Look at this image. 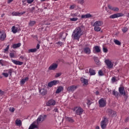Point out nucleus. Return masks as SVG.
<instances>
[{
  "mask_svg": "<svg viewBox=\"0 0 129 129\" xmlns=\"http://www.w3.org/2000/svg\"><path fill=\"white\" fill-rule=\"evenodd\" d=\"M58 83H59V81L53 80L48 83V87H52V86H54V85H56V84H58Z\"/></svg>",
  "mask_w": 129,
  "mask_h": 129,
  "instance_id": "ddd939ff",
  "label": "nucleus"
},
{
  "mask_svg": "<svg viewBox=\"0 0 129 129\" xmlns=\"http://www.w3.org/2000/svg\"><path fill=\"white\" fill-rule=\"evenodd\" d=\"M70 20L72 22H76V21L78 20V18H70Z\"/></svg>",
  "mask_w": 129,
  "mask_h": 129,
  "instance_id": "37998d69",
  "label": "nucleus"
},
{
  "mask_svg": "<svg viewBox=\"0 0 129 129\" xmlns=\"http://www.w3.org/2000/svg\"><path fill=\"white\" fill-rule=\"evenodd\" d=\"M76 89H77V86L72 85L68 88V91L69 92H74Z\"/></svg>",
  "mask_w": 129,
  "mask_h": 129,
  "instance_id": "9d476101",
  "label": "nucleus"
},
{
  "mask_svg": "<svg viewBox=\"0 0 129 129\" xmlns=\"http://www.w3.org/2000/svg\"><path fill=\"white\" fill-rule=\"evenodd\" d=\"M114 43H115L116 45H118V46H120V45H121V43H120L119 41L116 39L114 40Z\"/></svg>",
  "mask_w": 129,
  "mask_h": 129,
  "instance_id": "72a5a7b5",
  "label": "nucleus"
},
{
  "mask_svg": "<svg viewBox=\"0 0 129 129\" xmlns=\"http://www.w3.org/2000/svg\"><path fill=\"white\" fill-rule=\"evenodd\" d=\"M81 81L82 83H84L85 85H87V84H88V80L84 78H81Z\"/></svg>",
  "mask_w": 129,
  "mask_h": 129,
  "instance_id": "aec40b11",
  "label": "nucleus"
},
{
  "mask_svg": "<svg viewBox=\"0 0 129 129\" xmlns=\"http://www.w3.org/2000/svg\"><path fill=\"white\" fill-rule=\"evenodd\" d=\"M9 48H10V45H8L7 47L5 49H4V53L8 52V51H9Z\"/></svg>",
  "mask_w": 129,
  "mask_h": 129,
  "instance_id": "49530a36",
  "label": "nucleus"
},
{
  "mask_svg": "<svg viewBox=\"0 0 129 129\" xmlns=\"http://www.w3.org/2000/svg\"><path fill=\"white\" fill-rule=\"evenodd\" d=\"M108 122V119H107L106 117H104V119L101 122V128L105 129L106 127V125H107Z\"/></svg>",
  "mask_w": 129,
  "mask_h": 129,
  "instance_id": "39448f33",
  "label": "nucleus"
},
{
  "mask_svg": "<svg viewBox=\"0 0 129 129\" xmlns=\"http://www.w3.org/2000/svg\"><path fill=\"white\" fill-rule=\"evenodd\" d=\"M75 8V5H72L70 6V10H74Z\"/></svg>",
  "mask_w": 129,
  "mask_h": 129,
  "instance_id": "5fc2aeb1",
  "label": "nucleus"
},
{
  "mask_svg": "<svg viewBox=\"0 0 129 129\" xmlns=\"http://www.w3.org/2000/svg\"><path fill=\"white\" fill-rule=\"evenodd\" d=\"M120 17H123V14L122 13H116L110 16L109 18V19H115Z\"/></svg>",
  "mask_w": 129,
  "mask_h": 129,
  "instance_id": "0eeeda50",
  "label": "nucleus"
},
{
  "mask_svg": "<svg viewBox=\"0 0 129 129\" xmlns=\"http://www.w3.org/2000/svg\"><path fill=\"white\" fill-rule=\"evenodd\" d=\"M63 35H64V33H61L60 34V35H59L60 39H61V38H62Z\"/></svg>",
  "mask_w": 129,
  "mask_h": 129,
  "instance_id": "13d9d810",
  "label": "nucleus"
},
{
  "mask_svg": "<svg viewBox=\"0 0 129 129\" xmlns=\"http://www.w3.org/2000/svg\"><path fill=\"white\" fill-rule=\"evenodd\" d=\"M21 43L14 44L13 45L12 48H13V49H17V48H20V47H21Z\"/></svg>",
  "mask_w": 129,
  "mask_h": 129,
  "instance_id": "b1692460",
  "label": "nucleus"
},
{
  "mask_svg": "<svg viewBox=\"0 0 129 129\" xmlns=\"http://www.w3.org/2000/svg\"><path fill=\"white\" fill-rule=\"evenodd\" d=\"M33 2H34V0H27V3H28V4H32Z\"/></svg>",
  "mask_w": 129,
  "mask_h": 129,
  "instance_id": "864d4df0",
  "label": "nucleus"
},
{
  "mask_svg": "<svg viewBox=\"0 0 129 129\" xmlns=\"http://www.w3.org/2000/svg\"><path fill=\"white\" fill-rule=\"evenodd\" d=\"M46 104L47 106H51V105H55V104H56V101L53 99H50L48 101Z\"/></svg>",
  "mask_w": 129,
  "mask_h": 129,
  "instance_id": "4468645a",
  "label": "nucleus"
},
{
  "mask_svg": "<svg viewBox=\"0 0 129 129\" xmlns=\"http://www.w3.org/2000/svg\"><path fill=\"white\" fill-rule=\"evenodd\" d=\"M108 8L109 10H111V11H113L114 12H118L119 11V9L117 7H112L110 5H108Z\"/></svg>",
  "mask_w": 129,
  "mask_h": 129,
  "instance_id": "a211bd4d",
  "label": "nucleus"
},
{
  "mask_svg": "<svg viewBox=\"0 0 129 129\" xmlns=\"http://www.w3.org/2000/svg\"><path fill=\"white\" fill-rule=\"evenodd\" d=\"M98 74L100 76H103V72L101 70L99 71Z\"/></svg>",
  "mask_w": 129,
  "mask_h": 129,
  "instance_id": "de8ad7c7",
  "label": "nucleus"
},
{
  "mask_svg": "<svg viewBox=\"0 0 129 129\" xmlns=\"http://www.w3.org/2000/svg\"><path fill=\"white\" fill-rule=\"evenodd\" d=\"M95 94L96 95H99V92L98 91H97L96 92H95Z\"/></svg>",
  "mask_w": 129,
  "mask_h": 129,
  "instance_id": "e2e57ef3",
  "label": "nucleus"
},
{
  "mask_svg": "<svg viewBox=\"0 0 129 129\" xmlns=\"http://www.w3.org/2000/svg\"><path fill=\"white\" fill-rule=\"evenodd\" d=\"M91 103H92V102H91V101H90V100H87V104H88V105H90V104H91Z\"/></svg>",
  "mask_w": 129,
  "mask_h": 129,
  "instance_id": "603ef678",
  "label": "nucleus"
},
{
  "mask_svg": "<svg viewBox=\"0 0 129 129\" xmlns=\"http://www.w3.org/2000/svg\"><path fill=\"white\" fill-rule=\"evenodd\" d=\"M67 120H68V121H69V122H74V119L69 117H67Z\"/></svg>",
  "mask_w": 129,
  "mask_h": 129,
  "instance_id": "f704fd0d",
  "label": "nucleus"
},
{
  "mask_svg": "<svg viewBox=\"0 0 129 129\" xmlns=\"http://www.w3.org/2000/svg\"><path fill=\"white\" fill-rule=\"evenodd\" d=\"M103 25V22L102 21H97L93 25V27H94V30L95 32H100L101 30V26Z\"/></svg>",
  "mask_w": 129,
  "mask_h": 129,
  "instance_id": "f03ea898",
  "label": "nucleus"
},
{
  "mask_svg": "<svg viewBox=\"0 0 129 129\" xmlns=\"http://www.w3.org/2000/svg\"><path fill=\"white\" fill-rule=\"evenodd\" d=\"M63 88L62 86H59L57 88V89H56V91L55 92V93L58 94V93H60V92H61V91H63Z\"/></svg>",
  "mask_w": 129,
  "mask_h": 129,
  "instance_id": "5701e85b",
  "label": "nucleus"
},
{
  "mask_svg": "<svg viewBox=\"0 0 129 129\" xmlns=\"http://www.w3.org/2000/svg\"><path fill=\"white\" fill-rule=\"evenodd\" d=\"M26 14V12H21V13H20V16H22V15H24V14Z\"/></svg>",
  "mask_w": 129,
  "mask_h": 129,
  "instance_id": "052dcab7",
  "label": "nucleus"
},
{
  "mask_svg": "<svg viewBox=\"0 0 129 129\" xmlns=\"http://www.w3.org/2000/svg\"><path fill=\"white\" fill-rule=\"evenodd\" d=\"M13 1H14V0H9V1H8L9 4H11V3H12V2H13Z\"/></svg>",
  "mask_w": 129,
  "mask_h": 129,
  "instance_id": "69168bd1",
  "label": "nucleus"
},
{
  "mask_svg": "<svg viewBox=\"0 0 129 129\" xmlns=\"http://www.w3.org/2000/svg\"><path fill=\"white\" fill-rule=\"evenodd\" d=\"M7 38V34H6V32H5V31L1 29L0 30V40L1 41H4L5 39Z\"/></svg>",
  "mask_w": 129,
  "mask_h": 129,
  "instance_id": "423d86ee",
  "label": "nucleus"
},
{
  "mask_svg": "<svg viewBox=\"0 0 129 129\" xmlns=\"http://www.w3.org/2000/svg\"><path fill=\"white\" fill-rule=\"evenodd\" d=\"M128 29H127V28L126 27H123L122 29V31L123 32V33H126V32H127V30Z\"/></svg>",
  "mask_w": 129,
  "mask_h": 129,
  "instance_id": "a19ab883",
  "label": "nucleus"
},
{
  "mask_svg": "<svg viewBox=\"0 0 129 129\" xmlns=\"http://www.w3.org/2000/svg\"><path fill=\"white\" fill-rule=\"evenodd\" d=\"M99 104L100 107H104L106 105V101L103 98H101L99 100Z\"/></svg>",
  "mask_w": 129,
  "mask_h": 129,
  "instance_id": "6e6552de",
  "label": "nucleus"
},
{
  "mask_svg": "<svg viewBox=\"0 0 129 129\" xmlns=\"http://www.w3.org/2000/svg\"><path fill=\"white\" fill-rule=\"evenodd\" d=\"M10 111H11V112H14V111H15V108L14 107H10L9 109Z\"/></svg>",
  "mask_w": 129,
  "mask_h": 129,
  "instance_id": "3c124183",
  "label": "nucleus"
},
{
  "mask_svg": "<svg viewBox=\"0 0 129 129\" xmlns=\"http://www.w3.org/2000/svg\"><path fill=\"white\" fill-rule=\"evenodd\" d=\"M113 94L115 96H118V92H117L115 91V90H114L113 91Z\"/></svg>",
  "mask_w": 129,
  "mask_h": 129,
  "instance_id": "4c0bfd02",
  "label": "nucleus"
},
{
  "mask_svg": "<svg viewBox=\"0 0 129 129\" xmlns=\"http://www.w3.org/2000/svg\"><path fill=\"white\" fill-rule=\"evenodd\" d=\"M73 17H77V14H74L72 15Z\"/></svg>",
  "mask_w": 129,
  "mask_h": 129,
  "instance_id": "0e129e2a",
  "label": "nucleus"
},
{
  "mask_svg": "<svg viewBox=\"0 0 129 129\" xmlns=\"http://www.w3.org/2000/svg\"><path fill=\"white\" fill-rule=\"evenodd\" d=\"M119 92L121 95H125V91H124V87H120L119 88Z\"/></svg>",
  "mask_w": 129,
  "mask_h": 129,
  "instance_id": "dca6fc26",
  "label": "nucleus"
},
{
  "mask_svg": "<svg viewBox=\"0 0 129 129\" xmlns=\"http://www.w3.org/2000/svg\"><path fill=\"white\" fill-rule=\"evenodd\" d=\"M18 30H19V29L16 26H13L12 28V32H13L14 34H16V33H17Z\"/></svg>",
  "mask_w": 129,
  "mask_h": 129,
  "instance_id": "4be33fe9",
  "label": "nucleus"
},
{
  "mask_svg": "<svg viewBox=\"0 0 129 129\" xmlns=\"http://www.w3.org/2000/svg\"><path fill=\"white\" fill-rule=\"evenodd\" d=\"M61 75H62V73H57L56 74L55 77L56 78H58V77H60V76H61Z\"/></svg>",
  "mask_w": 129,
  "mask_h": 129,
  "instance_id": "79ce46f5",
  "label": "nucleus"
},
{
  "mask_svg": "<svg viewBox=\"0 0 129 129\" xmlns=\"http://www.w3.org/2000/svg\"><path fill=\"white\" fill-rule=\"evenodd\" d=\"M20 59H22V60H24L25 59V57H24L23 55H21L20 56Z\"/></svg>",
  "mask_w": 129,
  "mask_h": 129,
  "instance_id": "680f3d73",
  "label": "nucleus"
},
{
  "mask_svg": "<svg viewBox=\"0 0 129 129\" xmlns=\"http://www.w3.org/2000/svg\"><path fill=\"white\" fill-rule=\"evenodd\" d=\"M29 80V77H25L24 79H23L20 81L21 84H25L26 81H28Z\"/></svg>",
  "mask_w": 129,
  "mask_h": 129,
  "instance_id": "393cba45",
  "label": "nucleus"
},
{
  "mask_svg": "<svg viewBox=\"0 0 129 129\" xmlns=\"http://www.w3.org/2000/svg\"><path fill=\"white\" fill-rule=\"evenodd\" d=\"M78 4H81V5H83L84 4V0H76Z\"/></svg>",
  "mask_w": 129,
  "mask_h": 129,
  "instance_id": "e433bc0d",
  "label": "nucleus"
},
{
  "mask_svg": "<svg viewBox=\"0 0 129 129\" xmlns=\"http://www.w3.org/2000/svg\"><path fill=\"white\" fill-rule=\"evenodd\" d=\"M39 92L41 94H42V95H45L46 93H47V90L45 89H41L39 90Z\"/></svg>",
  "mask_w": 129,
  "mask_h": 129,
  "instance_id": "a878e982",
  "label": "nucleus"
},
{
  "mask_svg": "<svg viewBox=\"0 0 129 129\" xmlns=\"http://www.w3.org/2000/svg\"><path fill=\"white\" fill-rule=\"evenodd\" d=\"M107 113L109 115V116H116V112L115 111H113L110 109H108L107 110Z\"/></svg>",
  "mask_w": 129,
  "mask_h": 129,
  "instance_id": "1a4fd4ad",
  "label": "nucleus"
},
{
  "mask_svg": "<svg viewBox=\"0 0 129 129\" xmlns=\"http://www.w3.org/2000/svg\"><path fill=\"white\" fill-rule=\"evenodd\" d=\"M12 73H13V69H9L8 70V74H10V76H12Z\"/></svg>",
  "mask_w": 129,
  "mask_h": 129,
  "instance_id": "a18cd8bd",
  "label": "nucleus"
},
{
  "mask_svg": "<svg viewBox=\"0 0 129 129\" xmlns=\"http://www.w3.org/2000/svg\"><path fill=\"white\" fill-rule=\"evenodd\" d=\"M35 24H36V21H30L29 23V26H30V27H33V26H34V25H35Z\"/></svg>",
  "mask_w": 129,
  "mask_h": 129,
  "instance_id": "2f4dec72",
  "label": "nucleus"
},
{
  "mask_svg": "<svg viewBox=\"0 0 129 129\" xmlns=\"http://www.w3.org/2000/svg\"><path fill=\"white\" fill-rule=\"evenodd\" d=\"M53 111H54V112H59V111H58V108H54Z\"/></svg>",
  "mask_w": 129,
  "mask_h": 129,
  "instance_id": "4d7b16f0",
  "label": "nucleus"
},
{
  "mask_svg": "<svg viewBox=\"0 0 129 129\" xmlns=\"http://www.w3.org/2000/svg\"><path fill=\"white\" fill-rule=\"evenodd\" d=\"M35 52H37V49L36 48H32L29 49L28 53H34Z\"/></svg>",
  "mask_w": 129,
  "mask_h": 129,
  "instance_id": "473e14b6",
  "label": "nucleus"
},
{
  "mask_svg": "<svg viewBox=\"0 0 129 129\" xmlns=\"http://www.w3.org/2000/svg\"><path fill=\"white\" fill-rule=\"evenodd\" d=\"M3 94H5V92L3 91L2 90L0 89V95H3Z\"/></svg>",
  "mask_w": 129,
  "mask_h": 129,
  "instance_id": "6e6d98bb",
  "label": "nucleus"
},
{
  "mask_svg": "<svg viewBox=\"0 0 129 129\" xmlns=\"http://www.w3.org/2000/svg\"><path fill=\"white\" fill-rule=\"evenodd\" d=\"M36 49H37V50H38V49H40V44H37Z\"/></svg>",
  "mask_w": 129,
  "mask_h": 129,
  "instance_id": "bf43d9fd",
  "label": "nucleus"
},
{
  "mask_svg": "<svg viewBox=\"0 0 129 129\" xmlns=\"http://www.w3.org/2000/svg\"><path fill=\"white\" fill-rule=\"evenodd\" d=\"M50 110H51V108H48L47 109V111H50Z\"/></svg>",
  "mask_w": 129,
  "mask_h": 129,
  "instance_id": "774afa93",
  "label": "nucleus"
},
{
  "mask_svg": "<svg viewBox=\"0 0 129 129\" xmlns=\"http://www.w3.org/2000/svg\"><path fill=\"white\" fill-rule=\"evenodd\" d=\"M13 63H14V64H15V65H19V66H21L23 65V64H24V62L23 61H20V60H16L15 59H11Z\"/></svg>",
  "mask_w": 129,
  "mask_h": 129,
  "instance_id": "2eb2a0df",
  "label": "nucleus"
},
{
  "mask_svg": "<svg viewBox=\"0 0 129 129\" xmlns=\"http://www.w3.org/2000/svg\"><path fill=\"white\" fill-rule=\"evenodd\" d=\"M84 52L85 53V54H88V55H89L91 53V50H90V48L86 47L84 48Z\"/></svg>",
  "mask_w": 129,
  "mask_h": 129,
  "instance_id": "f3484780",
  "label": "nucleus"
},
{
  "mask_svg": "<svg viewBox=\"0 0 129 129\" xmlns=\"http://www.w3.org/2000/svg\"><path fill=\"white\" fill-rule=\"evenodd\" d=\"M2 75H3V76L5 77H9V74L7 73H3L2 74Z\"/></svg>",
  "mask_w": 129,
  "mask_h": 129,
  "instance_id": "09e8293b",
  "label": "nucleus"
},
{
  "mask_svg": "<svg viewBox=\"0 0 129 129\" xmlns=\"http://www.w3.org/2000/svg\"><path fill=\"white\" fill-rule=\"evenodd\" d=\"M56 45H57V46H62V45H63V42L58 41L57 42H56Z\"/></svg>",
  "mask_w": 129,
  "mask_h": 129,
  "instance_id": "c03bdc74",
  "label": "nucleus"
},
{
  "mask_svg": "<svg viewBox=\"0 0 129 129\" xmlns=\"http://www.w3.org/2000/svg\"><path fill=\"white\" fill-rule=\"evenodd\" d=\"M89 18H92V15L90 14H87L86 15L81 16V19H88Z\"/></svg>",
  "mask_w": 129,
  "mask_h": 129,
  "instance_id": "6ab92c4d",
  "label": "nucleus"
},
{
  "mask_svg": "<svg viewBox=\"0 0 129 129\" xmlns=\"http://www.w3.org/2000/svg\"><path fill=\"white\" fill-rule=\"evenodd\" d=\"M105 63L109 69L113 67V63L111 62V61L109 60V59H106L105 60Z\"/></svg>",
  "mask_w": 129,
  "mask_h": 129,
  "instance_id": "f8f14e48",
  "label": "nucleus"
},
{
  "mask_svg": "<svg viewBox=\"0 0 129 129\" xmlns=\"http://www.w3.org/2000/svg\"><path fill=\"white\" fill-rule=\"evenodd\" d=\"M124 98H125V99H127V96L125 95H124Z\"/></svg>",
  "mask_w": 129,
  "mask_h": 129,
  "instance_id": "338daca9",
  "label": "nucleus"
},
{
  "mask_svg": "<svg viewBox=\"0 0 129 129\" xmlns=\"http://www.w3.org/2000/svg\"><path fill=\"white\" fill-rule=\"evenodd\" d=\"M89 72L91 76L94 75L95 74V71L92 69H90Z\"/></svg>",
  "mask_w": 129,
  "mask_h": 129,
  "instance_id": "cd10ccee",
  "label": "nucleus"
},
{
  "mask_svg": "<svg viewBox=\"0 0 129 129\" xmlns=\"http://www.w3.org/2000/svg\"><path fill=\"white\" fill-rule=\"evenodd\" d=\"M82 35V30L80 27H77L73 32L72 37L74 40H79L80 36Z\"/></svg>",
  "mask_w": 129,
  "mask_h": 129,
  "instance_id": "f257e3e1",
  "label": "nucleus"
},
{
  "mask_svg": "<svg viewBox=\"0 0 129 129\" xmlns=\"http://www.w3.org/2000/svg\"><path fill=\"white\" fill-rule=\"evenodd\" d=\"M15 122L17 125H19V126H21V125H22V121H21V120L20 119H16Z\"/></svg>",
  "mask_w": 129,
  "mask_h": 129,
  "instance_id": "c756f323",
  "label": "nucleus"
},
{
  "mask_svg": "<svg viewBox=\"0 0 129 129\" xmlns=\"http://www.w3.org/2000/svg\"><path fill=\"white\" fill-rule=\"evenodd\" d=\"M94 49L97 53H99V52H100V48L98 46H95L94 47Z\"/></svg>",
  "mask_w": 129,
  "mask_h": 129,
  "instance_id": "c85d7f7f",
  "label": "nucleus"
},
{
  "mask_svg": "<svg viewBox=\"0 0 129 129\" xmlns=\"http://www.w3.org/2000/svg\"><path fill=\"white\" fill-rule=\"evenodd\" d=\"M10 58H15V53L10 52L9 54Z\"/></svg>",
  "mask_w": 129,
  "mask_h": 129,
  "instance_id": "ea45409f",
  "label": "nucleus"
},
{
  "mask_svg": "<svg viewBox=\"0 0 129 129\" xmlns=\"http://www.w3.org/2000/svg\"><path fill=\"white\" fill-rule=\"evenodd\" d=\"M36 122L32 123L29 126L28 129H35L37 128V124H35Z\"/></svg>",
  "mask_w": 129,
  "mask_h": 129,
  "instance_id": "412c9836",
  "label": "nucleus"
},
{
  "mask_svg": "<svg viewBox=\"0 0 129 129\" xmlns=\"http://www.w3.org/2000/svg\"><path fill=\"white\" fill-rule=\"evenodd\" d=\"M94 60L96 64H97V65H99V64H100V62L99 61V59H98V57L96 56L94 57Z\"/></svg>",
  "mask_w": 129,
  "mask_h": 129,
  "instance_id": "bb28decb",
  "label": "nucleus"
},
{
  "mask_svg": "<svg viewBox=\"0 0 129 129\" xmlns=\"http://www.w3.org/2000/svg\"><path fill=\"white\" fill-rule=\"evenodd\" d=\"M74 110H75L77 115H81L84 111V110L81 107H76L74 108Z\"/></svg>",
  "mask_w": 129,
  "mask_h": 129,
  "instance_id": "20e7f679",
  "label": "nucleus"
},
{
  "mask_svg": "<svg viewBox=\"0 0 129 129\" xmlns=\"http://www.w3.org/2000/svg\"><path fill=\"white\" fill-rule=\"evenodd\" d=\"M12 16H19V17H21L19 12H13L12 13Z\"/></svg>",
  "mask_w": 129,
  "mask_h": 129,
  "instance_id": "c9c22d12",
  "label": "nucleus"
},
{
  "mask_svg": "<svg viewBox=\"0 0 129 129\" xmlns=\"http://www.w3.org/2000/svg\"><path fill=\"white\" fill-rule=\"evenodd\" d=\"M111 81L113 83H114V82H116L117 81V80H116V77H113L111 79Z\"/></svg>",
  "mask_w": 129,
  "mask_h": 129,
  "instance_id": "58836bf2",
  "label": "nucleus"
},
{
  "mask_svg": "<svg viewBox=\"0 0 129 129\" xmlns=\"http://www.w3.org/2000/svg\"><path fill=\"white\" fill-rule=\"evenodd\" d=\"M35 9V7H32L31 8H29L27 9V11L28 12H29V13H33Z\"/></svg>",
  "mask_w": 129,
  "mask_h": 129,
  "instance_id": "7c9ffc66",
  "label": "nucleus"
},
{
  "mask_svg": "<svg viewBox=\"0 0 129 129\" xmlns=\"http://www.w3.org/2000/svg\"><path fill=\"white\" fill-rule=\"evenodd\" d=\"M46 118H47V115H40L39 116L36 120V124H39L41 122H43Z\"/></svg>",
  "mask_w": 129,
  "mask_h": 129,
  "instance_id": "7ed1b4c3",
  "label": "nucleus"
},
{
  "mask_svg": "<svg viewBox=\"0 0 129 129\" xmlns=\"http://www.w3.org/2000/svg\"><path fill=\"white\" fill-rule=\"evenodd\" d=\"M57 68H58V64L56 63H53L48 68V70H50V71L52 70H56Z\"/></svg>",
  "mask_w": 129,
  "mask_h": 129,
  "instance_id": "9b49d317",
  "label": "nucleus"
},
{
  "mask_svg": "<svg viewBox=\"0 0 129 129\" xmlns=\"http://www.w3.org/2000/svg\"><path fill=\"white\" fill-rule=\"evenodd\" d=\"M103 51L104 53H107V52H108V49H107V48H106L105 47H103Z\"/></svg>",
  "mask_w": 129,
  "mask_h": 129,
  "instance_id": "8fccbe9b",
  "label": "nucleus"
}]
</instances>
